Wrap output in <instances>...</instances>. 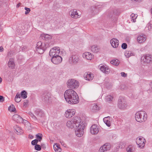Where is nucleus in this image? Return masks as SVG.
<instances>
[{"instance_id":"obj_1","label":"nucleus","mask_w":152,"mask_h":152,"mask_svg":"<svg viewBox=\"0 0 152 152\" xmlns=\"http://www.w3.org/2000/svg\"><path fill=\"white\" fill-rule=\"evenodd\" d=\"M80 117H75L71 121H68L66 123V126L68 128H71L72 129L75 128L77 129L75 132L77 136L80 137L84 134L83 130L85 128V125L82 123L80 124L81 121Z\"/></svg>"},{"instance_id":"obj_2","label":"nucleus","mask_w":152,"mask_h":152,"mask_svg":"<svg viewBox=\"0 0 152 152\" xmlns=\"http://www.w3.org/2000/svg\"><path fill=\"white\" fill-rule=\"evenodd\" d=\"M64 96L66 101L69 104H76L79 101L78 95L75 91L72 89L66 90L64 93Z\"/></svg>"},{"instance_id":"obj_3","label":"nucleus","mask_w":152,"mask_h":152,"mask_svg":"<svg viewBox=\"0 0 152 152\" xmlns=\"http://www.w3.org/2000/svg\"><path fill=\"white\" fill-rule=\"evenodd\" d=\"M109 18L114 23H116L117 20L116 16L119 15L120 13L118 10H111L108 11Z\"/></svg>"},{"instance_id":"obj_4","label":"nucleus","mask_w":152,"mask_h":152,"mask_svg":"<svg viewBox=\"0 0 152 152\" xmlns=\"http://www.w3.org/2000/svg\"><path fill=\"white\" fill-rule=\"evenodd\" d=\"M135 117L137 121L141 123L147 120V115L145 112L138 111L135 114Z\"/></svg>"},{"instance_id":"obj_5","label":"nucleus","mask_w":152,"mask_h":152,"mask_svg":"<svg viewBox=\"0 0 152 152\" xmlns=\"http://www.w3.org/2000/svg\"><path fill=\"white\" fill-rule=\"evenodd\" d=\"M48 45L45 43H42L41 42H38L36 46V52L39 54H42L48 47Z\"/></svg>"},{"instance_id":"obj_6","label":"nucleus","mask_w":152,"mask_h":152,"mask_svg":"<svg viewBox=\"0 0 152 152\" xmlns=\"http://www.w3.org/2000/svg\"><path fill=\"white\" fill-rule=\"evenodd\" d=\"M118 107L119 109H124L127 107V102L124 97L120 96L118 99Z\"/></svg>"},{"instance_id":"obj_7","label":"nucleus","mask_w":152,"mask_h":152,"mask_svg":"<svg viewBox=\"0 0 152 152\" xmlns=\"http://www.w3.org/2000/svg\"><path fill=\"white\" fill-rule=\"evenodd\" d=\"M66 83L68 87L72 89L77 88L79 86L78 81L72 79L68 80Z\"/></svg>"},{"instance_id":"obj_8","label":"nucleus","mask_w":152,"mask_h":152,"mask_svg":"<svg viewBox=\"0 0 152 152\" xmlns=\"http://www.w3.org/2000/svg\"><path fill=\"white\" fill-rule=\"evenodd\" d=\"M60 53V48L58 47H54L50 50L49 55L52 58L58 55Z\"/></svg>"},{"instance_id":"obj_9","label":"nucleus","mask_w":152,"mask_h":152,"mask_svg":"<svg viewBox=\"0 0 152 152\" xmlns=\"http://www.w3.org/2000/svg\"><path fill=\"white\" fill-rule=\"evenodd\" d=\"M136 142L138 147L142 148L145 146L146 141L144 138L142 137H140L136 139Z\"/></svg>"},{"instance_id":"obj_10","label":"nucleus","mask_w":152,"mask_h":152,"mask_svg":"<svg viewBox=\"0 0 152 152\" xmlns=\"http://www.w3.org/2000/svg\"><path fill=\"white\" fill-rule=\"evenodd\" d=\"M50 97V93L48 91H45L42 95V100L45 103H48Z\"/></svg>"},{"instance_id":"obj_11","label":"nucleus","mask_w":152,"mask_h":152,"mask_svg":"<svg viewBox=\"0 0 152 152\" xmlns=\"http://www.w3.org/2000/svg\"><path fill=\"white\" fill-rule=\"evenodd\" d=\"M91 15H94L99 13L101 10V7L100 6H93L91 7Z\"/></svg>"},{"instance_id":"obj_12","label":"nucleus","mask_w":152,"mask_h":152,"mask_svg":"<svg viewBox=\"0 0 152 152\" xmlns=\"http://www.w3.org/2000/svg\"><path fill=\"white\" fill-rule=\"evenodd\" d=\"M62 58L59 55L53 57L51 58V61L54 64H58L61 63L62 61Z\"/></svg>"},{"instance_id":"obj_13","label":"nucleus","mask_w":152,"mask_h":152,"mask_svg":"<svg viewBox=\"0 0 152 152\" xmlns=\"http://www.w3.org/2000/svg\"><path fill=\"white\" fill-rule=\"evenodd\" d=\"M144 62L151 63L152 62V56L149 54H146L143 57H142Z\"/></svg>"},{"instance_id":"obj_14","label":"nucleus","mask_w":152,"mask_h":152,"mask_svg":"<svg viewBox=\"0 0 152 152\" xmlns=\"http://www.w3.org/2000/svg\"><path fill=\"white\" fill-rule=\"evenodd\" d=\"M13 119L18 123H23L24 121H27L26 120H24L20 116L16 114L14 115L12 117Z\"/></svg>"},{"instance_id":"obj_15","label":"nucleus","mask_w":152,"mask_h":152,"mask_svg":"<svg viewBox=\"0 0 152 152\" xmlns=\"http://www.w3.org/2000/svg\"><path fill=\"white\" fill-rule=\"evenodd\" d=\"M79 60V58L77 55H72L69 59V62L70 63L76 64L77 63Z\"/></svg>"},{"instance_id":"obj_16","label":"nucleus","mask_w":152,"mask_h":152,"mask_svg":"<svg viewBox=\"0 0 152 152\" xmlns=\"http://www.w3.org/2000/svg\"><path fill=\"white\" fill-rule=\"evenodd\" d=\"M90 132L92 134H97L99 132V129L97 126L96 124L92 125L90 128Z\"/></svg>"},{"instance_id":"obj_17","label":"nucleus","mask_w":152,"mask_h":152,"mask_svg":"<svg viewBox=\"0 0 152 152\" xmlns=\"http://www.w3.org/2000/svg\"><path fill=\"white\" fill-rule=\"evenodd\" d=\"M75 114V111L74 110H69L66 112L65 116L66 118H70L74 115Z\"/></svg>"},{"instance_id":"obj_18","label":"nucleus","mask_w":152,"mask_h":152,"mask_svg":"<svg viewBox=\"0 0 152 152\" xmlns=\"http://www.w3.org/2000/svg\"><path fill=\"white\" fill-rule=\"evenodd\" d=\"M110 43L111 46L113 48H117L119 45V41L115 38L111 39L110 41Z\"/></svg>"},{"instance_id":"obj_19","label":"nucleus","mask_w":152,"mask_h":152,"mask_svg":"<svg viewBox=\"0 0 152 152\" xmlns=\"http://www.w3.org/2000/svg\"><path fill=\"white\" fill-rule=\"evenodd\" d=\"M84 76L85 79L86 80L90 81L93 80L94 77V75L93 74L88 72L87 73H85Z\"/></svg>"},{"instance_id":"obj_20","label":"nucleus","mask_w":152,"mask_h":152,"mask_svg":"<svg viewBox=\"0 0 152 152\" xmlns=\"http://www.w3.org/2000/svg\"><path fill=\"white\" fill-rule=\"evenodd\" d=\"M69 14L71 15L72 18L75 19L78 18L79 16L78 14V13L75 10H71L69 12Z\"/></svg>"},{"instance_id":"obj_21","label":"nucleus","mask_w":152,"mask_h":152,"mask_svg":"<svg viewBox=\"0 0 152 152\" xmlns=\"http://www.w3.org/2000/svg\"><path fill=\"white\" fill-rule=\"evenodd\" d=\"M146 40V36L144 34H141L137 38V41L139 43L144 42Z\"/></svg>"},{"instance_id":"obj_22","label":"nucleus","mask_w":152,"mask_h":152,"mask_svg":"<svg viewBox=\"0 0 152 152\" xmlns=\"http://www.w3.org/2000/svg\"><path fill=\"white\" fill-rule=\"evenodd\" d=\"M34 112L35 114L38 116L42 117L44 115V112L40 109H37Z\"/></svg>"},{"instance_id":"obj_23","label":"nucleus","mask_w":152,"mask_h":152,"mask_svg":"<svg viewBox=\"0 0 152 152\" xmlns=\"http://www.w3.org/2000/svg\"><path fill=\"white\" fill-rule=\"evenodd\" d=\"M83 57L87 59L91 60L92 58V56L89 52H86L83 54Z\"/></svg>"},{"instance_id":"obj_24","label":"nucleus","mask_w":152,"mask_h":152,"mask_svg":"<svg viewBox=\"0 0 152 152\" xmlns=\"http://www.w3.org/2000/svg\"><path fill=\"white\" fill-rule=\"evenodd\" d=\"M40 38L43 40H47L51 38V37L48 34H42L40 36Z\"/></svg>"},{"instance_id":"obj_25","label":"nucleus","mask_w":152,"mask_h":152,"mask_svg":"<svg viewBox=\"0 0 152 152\" xmlns=\"http://www.w3.org/2000/svg\"><path fill=\"white\" fill-rule=\"evenodd\" d=\"M113 96L110 95H108L105 97V99L106 101L110 103L113 101Z\"/></svg>"},{"instance_id":"obj_26","label":"nucleus","mask_w":152,"mask_h":152,"mask_svg":"<svg viewBox=\"0 0 152 152\" xmlns=\"http://www.w3.org/2000/svg\"><path fill=\"white\" fill-rule=\"evenodd\" d=\"M15 132L18 134H22L23 132V130L20 127H16L15 129Z\"/></svg>"},{"instance_id":"obj_27","label":"nucleus","mask_w":152,"mask_h":152,"mask_svg":"<svg viewBox=\"0 0 152 152\" xmlns=\"http://www.w3.org/2000/svg\"><path fill=\"white\" fill-rule=\"evenodd\" d=\"M8 66L10 67L13 68L14 67V64L13 62V59L12 58H10L8 63Z\"/></svg>"},{"instance_id":"obj_28","label":"nucleus","mask_w":152,"mask_h":152,"mask_svg":"<svg viewBox=\"0 0 152 152\" xmlns=\"http://www.w3.org/2000/svg\"><path fill=\"white\" fill-rule=\"evenodd\" d=\"M91 51L94 53H97L99 51V48L98 47L95 45H93L91 47Z\"/></svg>"},{"instance_id":"obj_29","label":"nucleus","mask_w":152,"mask_h":152,"mask_svg":"<svg viewBox=\"0 0 152 152\" xmlns=\"http://www.w3.org/2000/svg\"><path fill=\"white\" fill-rule=\"evenodd\" d=\"M27 93L25 90L22 91L20 93L21 96L23 99H26L27 97Z\"/></svg>"},{"instance_id":"obj_30","label":"nucleus","mask_w":152,"mask_h":152,"mask_svg":"<svg viewBox=\"0 0 152 152\" xmlns=\"http://www.w3.org/2000/svg\"><path fill=\"white\" fill-rule=\"evenodd\" d=\"M103 121L104 123L108 127H110V121L108 119L107 117H105L103 119Z\"/></svg>"},{"instance_id":"obj_31","label":"nucleus","mask_w":152,"mask_h":152,"mask_svg":"<svg viewBox=\"0 0 152 152\" xmlns=\"http://www.w3.org/2000/svg\"><path fill=\"white\" fill-rule=\"evenodd\" d=\"M124 54L126 57L129 58L130 56L133 55V53L131 51H127L125 52Z\"/></svg>"},{"instance_id":"obj_32","label":"nucleus","mask_w":152,"mask_h":152,"mask_svg":"<svg viewBox=\"0 0 152 152\" xmlns=\"http://www.w3.org/2000/svg\"><path fill=\"white\" fill-rule=\"evenodd\" d=\"M15 54V52L13 50H10L8 52L7 56L8 57H12V56Z\"/></svg>"},{"instance_id":"obj_33","label":"nucleus","mask_w":152,"mask_h":152,"mask_svg":"<svg viewBox=\"0 0 152 152\" xmlns=\"http://www.w3.org/2000/svg\"><path fill=\"white\" fill-rule=\"evenodd\" d=\"M103 146L104 148V149L105 152L107 151H109L110 149V145L109 144H105Z\"/></svg>"},{"instance_id":"obj_34","label":"nucleus","mask_w":152,"mask_h":152,"mask_svg":"<svg viewBox=\"0 0 152 152\" xmlns=\"http://www.w3.org/2000/svg\"><path fill=\"white\" fill-rule=\"evenodd\" d=\"M42 135L40 133H38L36 135V138L39 142H40L42 139Z\"/></svg>"},{"instance_id":"obj_35","label":"nucleus","mask_w":152,"mask_h":152,"mask_svg":"<svg viewBox=\"0 0 152 152\" xmlns=\"http://www.w3.org/2000/svg\"><path fill=\"white\" fill-rule=\"evenodd\" d=\"M110 62L111 64L116 66L118 65L119 64V62L117 59L111 61Z\"/></svg>"},{"instance_id":"obj_36","label":"nucleus","mask_w":152,"mask_h":152,"mask_svg":"<svg viewBox=\"0 0 152 152\" xmlns=\"http://www.w3.org/2000/svg\"><path fill=\"white\" fill-rule=\"evenodd\" d=\"M8 110L11 112H14L15 110V108L14 105L12 104L8 107Z\"/></svg>"},{"instance_id":"obj_37","label":"nucleus","mask_w":152,"mask_h":152,"mask_svg":"<svg viewBox=\"0 0 152 152\" xmlns=\"http://www.w3.org/2000/svg\"><path fill=\"white\" fill-rule=\"evenodd\" d=\"M34 149L36 150L39 151L41 149V146L39 145H36L34 146Z\"/></svg>"},{"instance_id":"obj_38","label":"nucleus","mask_w":152,"mask_h":152,"mask_svg":"<svg viewBox=\"0 0 152 152\" xmlns=\"http://www.w3.org/2000/svg\"><path fill=\"white\" fill-rule=\"evenodd\" d=\"M100 109V107L96 104H94L93 106L92 110H98Z\"/></svg>"},{"instance_id":"obj_39","label":"nucleus","mask_w":152,"mask_h":152,"mask_svg":"<svg viewBox=\"0 0 152 152\" xmlns=\"http://www.w3.org/2000/svg\"><path fill=\"white\" fill-rule=\"evenodd\" d=\"M104 69L105 71V73L106 74H108L109 73L110 71V69L109 68V67L108 66L105 65Z\"/></svg>"},{"instance_id":"obj_40","label":"nucleus","mask_w":152,"mask_h":152,"mask_svg":"<svg viewBox=\"0 0 152 152\" xmlns=\"http://www.w3.org/2000/svg\"><path fill=\"white\" fill-rule=\"evenodd\" d=\"M126 151L127 152H132L133 151V148L131 145L129 146L126 149Z\"/></svg>"},{"instance_id":"obj_41","label":"nucleus","mask_w":152,"mask_h":152,"mask_svg":"<svg viewBox=\"0 0 152 152\" xmlns=\"http://www.w3.org/2000/svg\"><path fill=\"white\" fill-rule=\"evenodd\" d=\"M146 28H148L149 30H151L152 29V22H150L147 25Z\"/></svg>"},{"instance_id":"obj_42","label":"nucleus","mask_w":152,"mask_h":152,"mask_svg":"<svg viewBox=\"0 0 152 152\" xmlns=\"http://www.w3.org/2000/svg\"><path fill=\"white\" fill-rule=\"evenodd\" d=\"M131 17H132V20L134 21V20L136 19V18H137V15L136 14H132L131 15Z\"/></svg>"},{"instance_id":"obj_43","label":"nucleus","mask_w":152,"mask_h":152,"mask_svg":"<svg viewBox=\"0 0 152 152\" xmlns=\"http://www.w3.org/2000/svg\"><path fill=\"white\" fill-rule=\"evenodd\" d=\"M38 141V140H37V139H35L31 141V144L33 145H36L37 144V143Z\"/></svg>"},{"instance_id":"obj_44","label":"nucleus","mask_w":152,"mask_h":152,"mask_svg":"<svg viewBox=\"0 0 152 152\" xmlns=\"http://www.w3.org/2000/svg\"><path fill=\"white\" fill-rule=\"evenodd\" d=\"M25 9L26 11L25 12V15L28 14L31 11V10L29 8H27L26 7H25Z\"/></svg>"},{"instance_id":"obj_45","label":"nucleus","mask_w":152,"mask_h":152,"mask_svg":"<svg viewBox=\"0 0 152 152\" xmlns=\"http://www.w3.org/2000/svg\"><path fill=\"white\" fill-rule=\"evenodd\" d=\"M121 48L124 49H125L127 48V45L126 43H124L121 45Z\"/></svg>"},{"instance_id":"obj_46","label":"nucleus","mask_w":152,"mask_h":152,"mask_svg":"<svg viewBox=\"0 0 152 152\" xmlns=\"http://www.w3.org/2000/svg\"><path fill=\"white\" fill-rule=\"evenodd\" d=\"M120 88L121 90H125L126 88V86L124 84H121L120 86Z\"/></svg>"},{"instance_id":"obj_47","label":"nucleus","mask_w":152,"mask_h":152,"mask_svg":"<svg viewBox=\"0 0 152 152\" xmlns=\"http://www.w3.org/2000/svg\"><path fill=\"white\" fill-rule=\"evenodd\" d=\"M32 118L33 119L34 122V123H37L38 122V120L37 118L35 115Z\"/></svg>"},{"instance_id":"obj_48","label":"nucleus","mask_w":152,"mask_h":152,"mask_svg":"<svg viewBox=\"0 0 152 152\" xmlns=\"http://www.w3.org/2000/svg\"><path fill=\"white\" fill-rule=\"evenodd\" d=\"M105 66L104 65H102L101 66H100V70L102 71L103 72L105 73V71L104 69L105 67Z\"/></svg>"},{"instance_id":"obj_49","label":"nucleus","mask_w":152,"mask_h":152,"mask_svg":"<svg viewBox=\"0 0 152 152\" xmlns=\"http://www.w3.org/2000/svg\"><path fill=\"white\" fill-rule=\"evenodd\" d=\"M99 152H105V150H104V148L102 146H101L99 149Z\"/></svg>"},{"instance_id":"obj_50","label":"nucleus","mask_w":152,"mask_h":152,"mask_svg":"<svg viewBox=\"0 0 152 152\" xmlns=\"http://www.w3.org/2000/svg\"><path fill=\"white\" fill-rule=\"evenodd\" d=\"M28 100H25L24 101V102L23 103V106L24 107L26 105H27L28 104Z\"/></svg>"},{"instance_id":"obj_51","label":"nucleus","mask_w":152,"mask_h":152,"mask_svg":"<svg viewBox=\"0 0 152 152\" xmlns=\"http://www.w3.org/2000/svg\"><path fill=\"white\" fill-rule=\"evenodd\" d=\"M4 100V97L2 96H0V102H3Z\"/></svg>"},{"instance_id":"obj_52","label":"nucleus","mask_w":152,"mask_h":152,"mask_svg":"<svg viewBox=\"0 0 152 152\" xmlns=\"http://www.w3.org/2000/svg\"><path fill=\"white\" fill-rule=\"evenodd\" d=\"M121 74L123 77H126L127 76V74L125 73L124 72H122L121 73Z\"/></svg>"},{"instance_id":"obj_53","label":"nucleus","mask_w":152,"mask_h":152,"mask_svg":"<svg viewBox=\"0 0 152 152\" xmlns=\"http://www.w3.org/2000/svg\"><path fill=\"white\" fill-rule=\"evenodd\" d=\"M55 151L56 152H61V149L60 148H58L55 150Z\"/></svg>"},{"instance_id":"obj_54","label":"nucleus","mask_w":152,"mask_h":152,"mask_svg":"<svg viewBox=\"0 0 152 152\" xmlns=\"http://www.w3.org/2000/svg\"><path fill=\"white\" fill-rule=\"evenodd\" d=\"M15 101L18 103L20 102L21 100L20 99L18 98H16L15 97Z\"/></svg>"},{"instance_id":"obj_55","label":"nucleus","mask_w":152,"mask_h":152,"mask_svg":"<svg viewBox=\"0 0 152 152\" xmlns=\"http://www.w3.org/2000/svg\"><path fill=\"white\" fill-rule=\"evenodd\" d=\"M21 97V95L18 94V93L15 96V97L16 98H18L20 99Z\"/></svg>"},{"instance_id":"obj_56","label":"nucleus","mask_w":152,"mask_h":152,"mask_svg":"<svg viewBox=\"0 0 152 152\" xmlns=\"http://www.w3.org/2000/svg\"><path fill=\"white\" fill-rule=\"evenodd\" d=\"M41 145V146L43 148H46L45 145L44 143H42Z\"/></svg>"},{"instance_id":"obj_57","label":"nucleus","mask_w":152,"mask_h":152,"mask_svg":"<svg viewBox=\"0 0 152 152\" xmlns=\"http://www.w3.org/2000/svg\"><path fill=\"white\" fill-rule=\"evenodd\" d=\"M28 136V138L30 139H32L34 137V136L31 134H29Z\"/></svg>"},{"instance_id":"obj_58","label":"nucleus","mask_w":152,"mask_h":152,"mask_svg":"<svg viewBox=\"0 0 152 152\" xmlns=\"http://www.w3.org/2000/svg\"><path fill=\"white\" fill-rule=\"evenodd\" d=\"M29 114L30 116H31V118H32L33 117L34 115L33 113L31 112L29 113Z\"/></svg>"},{"instance_id":"obj_59","label":"nucleus","mask_w":152,"mask_h":152,"mask_svg":"<svg viewBox=\"0 0 152 152\" xmlns=\"http://www.w3.org/2000/svg\"><path fill=\"white\" fill-rule=\"evenodd\" d=\"M4 48L2 46L0 47V52H2L3 51Z\"/></svg>"},{"instance_id":"obj_60","label":"nucleus","mask_w":152,"mask_h":152,"mask_svg":"<svg viewBox=\"0 0 152 152\" xmlns=\"http://www.w3.org/2000/svg\"><path fill=\"white\" fill-rule=\"evenodd\" d=\"M21 4V3H18L16 5V7H19L20 6V5Z\"/></svg>"},{"instance_id":"obj_61","label":"nucleus","mask_w":152,"mask_h":152,"mask_svg":"<svg viewBox=\"0 0 152 152\" xmlns=\"http://www.w3.org/2000/svg\"><path fill=\"white\" fill-rule=\"evenodd\" d=\"M150 86L151 87L152 89V82H150Z\"/></svg>"},{"instance_id":"obj_62","label":"nucleus","mask_w":152,"mask_h":152,"mask_svg":"<svg viewBox=\"0 0 152 152\" xmlns=\"http://www.w3.org/2000/svg\"><path fill=\"white\" fill-rule=\"evenodd\" d=\"M53 148H54V149L55 151V150L56 149V148H56V147H54V146Z\"/></svg>"},{"instance_id":"obj_63","label":"nucleus","mask_w":152,"mask_h":152,"mask_svg":"<svg viewBox=\"0 0 152 152\" xmlns=\"http://www.w3.org/2000/svg\"><path fill=\"white\" fill-rule=\"evenodd\" d=\"M2 30L1 28H0V34L1 33V32H2Z\"/></svg>"},{"instance_id":"obj_64","label":"nucleus","mask_w":152,"mask_h":152,"mask_svg":"<svg viewBox=\"0 0 152 152\" xmlns=\"http://www.w3.org/2000/svg\"><path fill=\"white\" fill-rule=\"evenodd\" d=\"M151 13L152 14V8L151 9Z\"/></svg>"}]
</instances>
